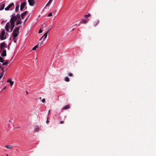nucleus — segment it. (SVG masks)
I'll return each mask as SVG.
<instances>
[{"mask_svg":"<svg viewBox=\"0 0 156 156\" xmlns=\"http://www.w3.org/2000/svg\"><path fill=\"white\" fill-rule=\"evenodd\" d=\"M27 20V18H26V19L25 20V21H25H25H26V20Z\"/></svg>","mask_w":156,"mask_h":156,"instance_id":"c03bdc74","label":"nucleus"},{"mask_svg":"<svg viewBox=\"0 0 156 156\" xmlns=\"http://www.w3.org/2000/svg\"><path fill=\"white\" fill-rule=\"evenodd\" d=\"M52 0H51V1H52Z\"/></svg>","mask_w":156,"mask_h":156,"instance_id":"5fc2aeb1","label":"nucleus"},{"mask_svg":"<svg viewBox=\"0 0 156 156\" xmlns=\"http://www.w3.org/2000/svg\"><path fill=\"white\" fill-rule=\"evenodd\" d=\"M49 122V121L48 120H48H47L46 121V123L47 124H48Z\"/></svg>","mask_w":156,"mask_h":156,"instance_id":"58836bf2","label":"nucleus"},{"mask_svg":"<svg viewBox=\"0 0 156 156\" xmlns=\"http://www.w3.org/2000/svg\"><path fill=\"white\" fill-rule=\"evenodd\" d=\"M19 5H17L16 6V9H15V11L16 12H18V11L19 10Z\"/></svg>","mask_w":156,"mask_h":156,"instance_id":"6ab92c4d","label":"nucleus"},{"mask_svg":"<svg viewBox=\"0 0 156 156\" xmlns=\"http://www.w3.org/2000/svg\"><path fill=\"white\" fill-rule=\"evenodd\" d=\"M4 73L2 72L0 74V76L2 77L4 75Z\"/></svg>","mask_w":156,"mask_h":156,"instance_id":"473e14b6","label":"nucleus"},{"mask_svg":"<svg viewBox=\"0 0 156 156\" xmlns=\"http://www.w3.org/2000/svg\"><path fill=\"white\" fill-rule=\"evenodd\" d=\"M2 77L1 76H0V80H1V78H2Z\"/></svg>","mask_w":156,"mask_h":156,"instance_id":"a18cd8bd","label":"nucleus"},{"mask_svg":"<svg viewBox=\"0 0 156 156\" xmlns=\"http://www.w3.org/2000/svg\"><path fill=\"white\" fill-rule=\"evenodd\" d=\"M14 5V3L12 2V3L9 4L7 7L5 9L6 11H8L9 10V9Z\"/></svg>","mask_w":156,"mask_h":156,"instance_id":"423d86ee","label":"nucleus"},{"mask_svg":"<svg viewBox=\"0 0 156 156\" xmlns=\"http://www.w3.org/2000/svg\"><path fill=\"white\" fill-rule=\"evenodd\" d=\"M48 31L47 32H46L44 35V40H43L44 41L45 39V38H46V37H47V34H48Z\"/></svg>","mask_w":156,"mask_h":156,"instance_id":"412c9836","label":"nucleus"},{"mask_svg":"<svg viewBox=\"0 0 156 156\" xmlns=\"http://www.w3.org/2000/svg\"><path fill=\"white\" fill-rule=\"evenodd\" d=\"M52 16V14L51 13H49L48 15V17H50Z\"/></svg>","mask_w":156,"mask_h":156,"instance_id":"2f4dec72","label":"nucleus"},{"mask_svg":"<svg viewBox=\"0 0 156 156\" xmlns=\"http://www.w3.org/2000/svg\"><path fill=\"white\" fill-rule=\"evenodd\" d=\"M68 75L70 76H73V74L72 73H70Z\"/></svg>","mask_w":156,"mask_h":156,"instance_id":"72a5a7b5","label":"nucleus"},{"mask_svg":"<svg viewBox=\"0 0 156 156\" xmlns=\"http://www.w3.org/2000/svg\"><path fill=\"white\" fill-rule=\"evenodd\" d=\"M20 126H19V127H16V128H20Z\"/></svg>","mask_w":156,"mask_h":156,"instance_id":"49530a36","label":"nucleus"},{"mask_svg":"<svg viewBox=\"0 0 156 156\" xmlns=\"http://www.w3.org/2000/svg\"><path fill=\"white\" fill-rule=\"evenodd\" d=\"M17 21L16 23V25H18L20 24H21L22 23V22L21 21V19H17Z\"/></svg>","mask_w":156,"mask_h":156,"instance_id":"ddd939ff","label":"nucleus"},{"mask_svg":"<svg viewBox=\"0 0 156 156\" xmlns=\"http://www.w3.org/2000/svg\"><path fill=\"white\" fill-rule=\"evenodd\" d=\"M0 62L2 63L3 62H4L3 58L1 56H0Z\"/></svg>","mask_w":156,"mask_h":156,"instance_id":"bb28decb","label":"nucleus"},{"mask_svg":"<svg viewBox=\"0 0 156 156\" xmlns=\"http://www.w3.org/2000/svg\"><path fill=\"white\" fill-rule=\"evenodd\" d=\"M80 23H83V22L82 21H81L80 22Z\"/></svg>","mask_w":156,"mask_h":156,"instance_id":"de8ad7c7","label":"nucleus"},{"mask_svg":"<svg viewBox=\"0 0 156 156\" xmlns=\"http://www.w3.org/2000/svg\"><path fill=\"white\" fill-rule=\"evenodd\" d=\"M26 92H27V94H28V92L27 91H26Z\"/></svg>","mask_w":156,"mask_h":156,"instance_id":"37998d69","label":"nucleus"},{"mask_svg":"<svg viewBox=\"0 0 156 156\" xmlns=\"http://www.w3.org/2000/svg\"><path fill=\"white\" fill-rule=\"evenodd\" d=\"M6 46V45L5 42L2 43L0 46L1 49L2 50H3L4 49Z\"/></svg>","mask_w":156,"mask_h":156,"instance_id":"6e6552de","label":"nucleus"},{"mask_svg":"<svg viewBox=\"0 0 156 156\" xmlns=\"http://www.w3.org/2000/svg\"><path fill=\"white\" fill-rule=\"evenodd\" d=\"M27 11H26L21 13V19H23L24 16L27 13Z\"/></svg>","mask_w":156,"mask_h":156,"instance_id":"9d476101","label":"nucleus"},{"mask_svg":"<svg viewBox=\"0 0 156 156\" xmlns=\"http://www.w3.org/2000/svg\"><path fill=\"white\" fill-rule=\"evenodd\" d=\"M99 21L98 20H96L94 23V26H96L99 23Z\"/></svg>","mask_w":156,"mask_h":156,"instance_id":"2eb2a0df","label":"nucleus"},{"mask_svg":"<svg viewBox=\"0 0 156 156\" xmlns=\"http://www.w3.org/2000/svg\"><path fill=\"white\" fill-rule=\"evenodd\" d=\"M6 156H8V154H7V155H6Z\"/></svg>","mask_w":156,"mask_h":156,"instance_id":"864d4df0","label":"nucleus"},{"mask_svg":"<svg viewBox=\"0 0 156 156\" xmlns=\"http://www.w3.org/2000/svg\"><path fill=\"white\" fill-rule=\"evenodd\" d=\"M39 131V128L38 126H36L35 129V132H38Z\"/></svg>","mask_w":156,"mask_h":156,"instance_id":"b1692460","label":"nucleus"},{"mask_svg":"<svg viewBox=\"0 0 156 156\" xmlns=\"http://www.w3.org/2000/svg\"><path fill=\"white\" fill-rule=\"evenodd\" d=\"M45 101V99H43L42 100V102H43V103H44Z\"/></svg>","mask_w":156,"mask_h":156,"instance_id":"e433bc0d","label":"nucleus"},{"mask_svg":"<svg viewBox=\"0 0 156 156\" xmlns=\"http://www.w3.org/2000/svg\"><path fill=\"white\" fill-rule=\"evenodd\" d=\"M2 66H0V69L1 68Z\"/></svg>","mask_w":156,"mask_h":156,"instance_id":"3c124183","label":"nucleus"},{"mask_svg":"<svg viewBox=\"0 0 156 156\" xmlns=\"http://www.w3.org/2000/svg\"><path fill=\"white\" fill-rule=\"evenodd\" d=\"M27 3L25 2H23L20 5V9L22 11L23 9L24 8Z\"/></svg>","mask_w":156,"mask_h":156,"instance_id":"0eeeda50","label":"nucleus"},{"mask_svg":"<svg viewBox=\"0 0 156 156\" xmlns=\"http://www.w3.org/2000/svg\"><path fill=\"white\" fill-rule=\"evenodd\" d=\"M1 55L2 57H5L6 56V52L5 49L3 50L2 53L1 54Z\"/></svg>","mask_w":156,"mask_h":156,"instance_id":"1a4fd4ad","label":"nucleus"},{"mask_svg":"<svg viewBox=\"0 0 156 156\" xmlns=\"http://www.w3.org/2000/svg\"><path fill=\"white\" fill-rule=\"evenodd\" d=\"M65 80L66 82H69V79L68 77H66L65 78Z\"/></svg>","mask_w":156,"mask_h":156,"instance_id":"a878e982","label":"nucleus"},{"mask_svg":"<svg viewBox=\"0 0 156 156\" xmlns=\"http://www.w3.org/2000/svg\"><path fill=\"white\" fill-rule=\"evenodd\" d=\"M11 18L10 20V21H15L17 20V18L16 17L15 13H13L11 16Z\"/></svg>","mask_w":156,"mask_h":156,"instance_id":"20e7f679","label":"nucleus"},{"mask_svg":"<svg viewBox=\"0 0 156 156\" xmlns=\"http://www.w3.org/2000/svg\"><path fill=\"white\" fill-rule=\"evenodd\" d=\"M5 6V4H1L0 5V10H3L4 9Z\"/></svg>","mask_w":156,"mask_h":156,"instance_id":"f8f14e48","label":"nucleus"},{"mask_svg":"<svg viewBox=\"0 0 156 156\" xmlns=\"http://www.w3.org/2000/svg\"><path fill=\"white\" fill-rule=\"evenodd\" d=\"M82 20L83 21V23L86 24L87 23L88 21H89V19H86L85 20L84 19H82Z\"/></svg>","mask_w":156,"mask_h":156,"instance_id":"a211bd4d","label":"nucleus"},{"mask_svg":"<svg viewBox=\"0 0 156 156\" xmlns=\"http://www.w3.org/2000/svg\"><path fill=\"white\" fill-rule=\"evenodd\" d=\"M51 27H52V26H51V25H50V26L49 27H48V31H49L51 29Z\"/></svg>","mask_w":156,"mask_h":156,"instance_id":"c85d7f7f","label":"nucleus"},{"mask_svg":"<svg viewBox=\"0 0 156 156\" xmlns=\"http://www.w3.org/2000/svg\"><path fill=\"white\" fill-rule=\"evenodd\" d=\"M42 37H44V35L42 36Z\"/></svg>","mask_w":156,"mask_h":156,"instance_id":"8fccbe9b","label":"nucleus"},{"mask_svg":"<svg viewBox=\"0 0 156 156\" xmlns=\"http://www.w3.org/2000/svg\"><path fill=\"white\" fill-rule=\"evenodd\" d=\"M1 69L2 71V72L3 73H4V68L3 67H1Z\"/></svg>","mask_w":156,"mask_h":156,"instance_id":"f704fd0d","label":"nucleus"},{"mask_svg":"<svg viewBox=\"0 0 156 156\" xmlns=\"http://www.w3.org/2000/svg\"><path fill=\"white\" fill-rule=\"evenodd\" d=\"M20 27H16L14 30L12 32V35L14 38L17 37L19 34V31L20 30Z\"/></svg>","mask_w":156,"mask_h":156,"instance_id":"f03ea898","label":"nucleus"},{"mask_svg":"<svg viewBox=\"0 0 156 156\" xmlns=\"http://www.w3.org/2000/svg\"><path fill=\"white\" fill-rule=\"evenodd\" d=\"M6 35L5 34L4 30L2 31L0 35V39L1 40H4L6 38Z\"/></svg>","mask_w":156,"mask_h":156,"instance_id":"7ed1b4c3","label":"nucleus"},{"mask_svg":"<svg viewBox=\"0 0 156 156\" xmlns=\"http://www.w3.org/2000/svg\"><path fill=\"white\" fill-rule=\"evenodd\" d=\"M59 123L60 124H62L64 123V122L63 121H61L59 122Z\"/></svg>","mask_w":156,"mask_h":156,"instance_id":"c756f323","label":"nucleus"},{"mask_svg":"<svg viewBox=\"0 0 156 156\" xmlns=\"http://www.w3.org/2000/svg\"><path fill=\"white\" fill-rule=\"evenodd\" d=\"M5 147L8 149H11L12 148V146L10 145L6 146Z\"/></svg>","mask_w":156,"mask_h":156,"instance_id":"393cba45","label":"nucleus"},{"mask_svg":"<svg viewBox=\"0 0 156 156\" xmlns=\"http://www.w3.org/2000/svg\"><path fill=\"white\" fill-rule=\"evenodd\" d=\"M28 2L29 5L31 6H33L35 3L34 0H28Z\"/></svg>","mask_w":156,"mask_h":156,"instance_id":"39448f33","label":"nucleus"},{"mask_svg":"<svg viewBox=\"0 0 156 156\" xmlns=\"http://www.w3.org/2000/svg\"><path fill=\"white\" fill-rule=\"evenodd\" d=\"M16 17L17 18V20L21 19V16L19 13H17V14Z\"/></svg>","mask_w":156,"mask_h":156,"instance_id":"dca6fc26","label":"nucleus"},{"mask_svg":"<svg viewBox=\"0 0 156 156\" xmlns=\"http://www.w3.org/2000/svg\"><path fill=\"white\" fill-rule=\"evenodd\" d=\"M46 25V24L45 23H44L43 24H42V27H44V26H45Z\"/></svg>","mask_w":156,"mask_h":156,"instance_id":"4c0bfd02","label":"nucleus"},{"mask_svg":"<svg viewBox=\"0 0 156 156\" xmlns=\"http://www.w3.org/2000/svg\"><path fill=\"white\" fill-rule=\"evenodd\" d=\"M5 62L3 63L2 64V66H5L7 65L8 63V60H5Z\"/></svg>","mask_w":156,"mask_h":156,"instance_id":"aec40b11","label":"nucleus"},{"mask_svg":"<svg viewBox=\"0 0 156 156\" xmlns=\"http://www.w3.org/2000/svg\"><path fill=\"white\" fill-rule=\"evenodd\" d=\"M14 21H10L7 22L5 26L6 30L8 32H11L15 27Z\"/></svg>","mask_w":156,"mask_h":156,"instance_id":"f257e3e1","label":"nucleus"},{"mask_svg":"<svg viewBox=\"0 0 156 156\" xmlns=\"http://www.w3.org/2000/svg\"><path fill=\"white\" fill-rule=\"evenodd\" d=\"M37 59V58H35V59L36 60V59Z\"/></svg>","mask_w":156,"mask_h":156,"instance_id":"603ef678","label":"nucleus"},{"mask_svg":"<svg viewBox=\"0 0 156 156\" xmlns=\"http://www.w3.org/2000/svg\"><path fill=\"white\" fill-rule=\"evenodd\" d=\"M5 87H5L4 88L3 90H4V89L5 88Z\"/></svg>","mask_w":156,"mask_h":156,"instance_id":"09e8293b","label":"nucleus"},{"mask_svg":"<svg viewBox=\"0 0 156 156\" xmlns=\"http://www.w3.org/2000/svg\"><path fill=\"white\" fill-rule=\"evenodd\" d=\"M39 43V46H41L43 43V41H41V43Z\"/></svg>","mask_w":156,"mask_h":156,"instance_id":"c9c22d12","label":"nucleus"},{"mask_svg":"<svg viewBox=\"0 0 156 156\" xmlns=\"http://www.w3.org/2000/svg\"><path fill=\"white\" fill-rule=\"evenodd\" d=\"M43 38V37L42 36V37H41L40 38V40H40V41H41V40H42V38Z\"/></svg>","mask_w":156,"mask_h":156,"instance_id":"ea45409f","label":"nucleus"},{"mask_svg":"<svg viewBox=\"0 0 156 156\" xmlns=\"http://www.w3.org/2000/svg\"><path fill=\"white\" fill-rule=\"evenodd\" d=\"M39 43H38L37 44H36L35 46H34L33 48L32 49L33 50H35L39 46Z\"/></svg>","mask_w":156,"mask_h":156,"instance_id":"f3484780","label":"nucleus"},{"mask_svg":"<svg viewBox=\"0 0 156 156\" xmlns=\"http://www.w3.org/2000/svg\"><path fill=\"white\" fill-rule=\"evenodd\" d=\"M52 2V1H51V0H50L48 2V4H47V5H48L50 4Z\"/></svg>","mask_w":156,"mask_h":156,"instance_id":"cd10ccee","label":"nucleus"},{"mask_svg":"<svg viewBox=\"0 0 156 156\" xmlns=\"http://www.w3.org/2000/svg\"><path fill=\"white\" fill-rule=\"evenodd\" d=\"M42 31H43V30L41 29H40V30L39 31L38 33L39 34L41 33L42 32Z\"/></svg>","mask_w":156,"mask_h":156,"instance_id":"7c9ffc66","label":"nucleus"},{"mask_svg":"<svg viewBox=\"0 0 156 156\" xmlns=\"http://www.w3.org/2000/svg\"><path fill=\"white\" fill-rule=\"evenodd\" d=\"M76 26H79L80 25V24H75V26H76Z\"/></svg>","mask_w":156,"mask_h":156,"instance_id":"a19ab883","label":"nucleus"},{"mask_svg":"<svg viewBox=\"0 0 156 156\" xmlns=\"http://www.w3.org/2000/svg\"><path fill=\"white\" fill-rule=\"evenodd\" d=\"M48 31L47 32H46L44 35V40H43L44 41L45 39V38H46V37H47V34H48Z\"/></svg>","mask_w":156,"mask_h":156,"instance_id":"4be33fe9","label":"nucleus"},{"mask_svg":"<svg viewBox=\"0 0 156 156\" xmlns=\"http://www.w3.org/2000/svg\"><path fill=\"white\" fill-rule=\"evenodd\" d=\"M50 113V110H49L48 111V114H49V113Z\"/></svg>","mask_w":156,"mask_h":156,"instance_id":"79ce46f5","label":"nucleus"},{"mask_svg":"<svg viewBox=\"0 0 156 156\" xmlns=\"http://www.w3.org/2000/svg\"><path fill=\"white\" fill-rule=\"evenodd\" d=\"M70 108V106L69 105H68L66 106H64L63 108H62V109H68Z\"/></svg>","mask_w":156,"mask_h":156,"instance_id":"4468645a","label":"nucleus"},{"mask_svg":"<svg viewBox=\"0 0 156 156\" xmlns=\"http://www.w3.org/2000/svg\"><path fill=\"white\" fill-rule=\"evenodd\" d=\"M91 16L89 14L87 15H85L84 16V17L85 18H88Z\"/></svg>","mask_w":156,"mask_h":156,"instance_id":"5701e85b","label":"nucleus"},{"mask_svg":"<svg viewBox=\"0 0 156 156\" xmlns=\"http://www.w3.org/2000/svg\"><path fill=\"white\" fill-rule=\"evenodd\" d=\"M7 82V83H9L11 86H12L14 84V82L12 81L11 79H9L8 80Z\"/></svg>","mask_w":156,"mask_h":156,"instance_id":"9b49d317","label":"nucleus"}]
</instances>
